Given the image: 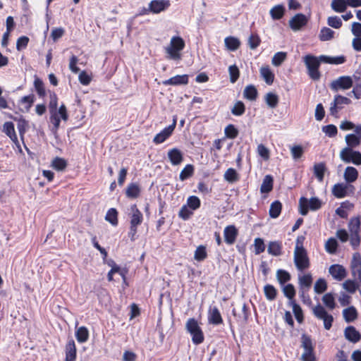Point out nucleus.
<instances>
[{
  "label": "nucleus",
  "instance_id": "1",
  "mask_svg": "<svg viewBox=\"0 0 361 361\" xmlns=\"http://www.w3.org/2000/svg\"><path fill=\"white\" fill-rule=\"evenodd\" d=\"M49 102L48 104V109L50 114V122L53 124L55 130H58L61 120L64 121H67L68 120V113L66 105L62 103L59 109L58 106V101L59 97L55 92L49 90Z\"/></svg>",
  "mask_w": 361,
  "mask_h": 361
},
{
  "label": "nucleus",
  "instance_id": "2",
  "mask_svg": "<svg viewBox=\"0 0 361 361\" xmlns=\"http://www.w3.org/2000/svg\"><path fill=\"white\" fill-rule=\"evenodd\" d=\"M185 47V41L181 37H172L169 46L165 48L166 58L169 60L180 61L182 59L181 51Z\"/></svg>",
  "mask_w": 361,
  "mask_h": 361
},
{
  "label": "nucleus",
  "instance_id": "3",
  "mask_svg": "<svg viewBox=\"0 0 361 361\" xmlns=\"http://www.w3.org/2000/svg\"><path fill=\"white\" fill-rule=\"evenodd\" d=\"M322 207V202L317 197H311L310 200L305 197L299 200V212L302 216H306L309 209L317 211Z\"/></svg>",
  "mask_w": 361,
  "mask_h": 361
},
{
  "label": "nucleus",
  "instance_id": "4",
  "mask_svg": "<svg viewBox=\"0 0 361 361\" xmlns=\"http://www.w3.org/2000/svg\"><path fill=\"white\" fill-rule=\"evenodd\" d=\"M293 262L299 271L302 272L310 267V260L306 250H294Z\"/></svg>",
  "mask_w": 361,
  "mask_h": 361
},
{
  "label": "nucleus",
  "instance_id": "5",
  "mask_svg": "<svg viewBox=\"0 0 361 361\" xmlns=\"http://www.w3.org/2000/svg\"><path fill=\"white\" fill-rule=\"evenodd\" d=\"M340 158L345 163L361 165V152L350 147H345L340 152Z\"/></svg>",
  "mask_w": 361,
  "mask_h": 361
},
{
  "label": "nucleus",
  "instance_id": "6",
  "mask_svg": "<svg viewBox=\"0 0 361 361\" xmlns=\"http://www.w3.org/2000/svg\"><path fill=\"white\" fill-rule=\"evenodd\" d=\"M314 315L319 319L323 320L324 329L329 330L334 322V317L331 314H329L325 308L320 304L314 306L312 308Z\"/></svg>",
  "mask_w": 361,
  "mask_h": 361
},
{
  "label": "nucleus",
  "instance_id": "7",
  "mask_svg": "<svg viewBox=\"0 0 361 361\" xmlns=\"http://www.w3.org/2000/svg\"><path fill=\"white\" fill-rule=\"evenodd\" d=\"M355 188L352 184L336 183L332 188V194L338 199L354 195Z\"/></svg>",
  "mask_w": 361,
  "mask_h": 361
},
{
  "label": "nucleus",
  "instance_id": "8",
  "mask_svg": "<svg viewBox=\"0 0 361 361\" xmlns=\"http://www.w3.org/2000/svg\"><path fill=\"white\" fill-rule=\"evenodd\" d=\"M350 103L351 100L349 98L340 94L335 95L329 109L330 114L335 118H338L339 111L343 109L344 105H348Z\"/></svg>",
  "mask_w": 361,
  "mask_h": 361
},
{
  "label": "nucleus",
  "instance_id": "9",
  "mask_svg": "<svg viewBox=\"0 0 361 361\" xmlns=\"http://www.w3.org/2000/svg\"><path fill=\"white\" fill-rule=\"evenodd\" d=\"M353 84V79L350 76H341L330 84L332 90L337 92L339 90H348Z\"/></svg>",
  "mask_w": 361,
  "mask_h": 361
},
{
  "label": "nucleus",
  "instance_id": "10",
  "mask_svg": "<svg viewBox=\"0 0 361 361\" xmlns=\"http://www.w3.org/2000/svg\"><path fill=\"white\" fill-rule=\"evenodd\" d=\"M345 140L347 145L346 147L354 149L359 147L361 144V125L356 126L355 133L346 135Z\"/></svg>",
  "mask_w": 361,
  "mask_h": 361
},
{
  "label": "nucleus",
  "instance_id": "11",
  "mask_svg": "<svg viewBox=\"0 0 361 361\" xmlns=\"http://www.w3.org/2000/svg\"><path fill=\"white\" fill-rule=\"evenodd\" d=\"M176 126V118H173L172 124L164 128L160 133H157L154 139L153 142L156 145L163 143L166 141L173 133Z\"/></svg>",
  "mask_w": 361,
  "mask_h": 361
},
{
  "label": "nucleus",
  "instance_id": "12",
  "mask_svg": "<svg viewBox=\"0 0 361 361\" xmlns=\"http://www.w3.org/2000/svg\"><path fill=\"white\" fill-rule=\"evenodd\" d=\"M149 10L153 14H158L167 10L170 6L169 0H152L149 3Z\"/></svg>",
  "mask_w": 361,
  "mask_h": 361
},
{
  "label": "nucleus",
  "instance_id": "13",
  "mask_svg": "<svg viewBox=\"0 0 361 361\" xmlns=\"http://www.w3.org/2000/svg\"><path fill=\"white\" fill-rule=\"evenodd\" d=\"M350 269L353 277L361 280V255L359 252L353 254L350 263Z\"/></svg>",
  "mask_w": 361,
  "mask_h": 361
},
{
  "label": "nucleus",
  "instance_id": "14",
  "mask_svg": "<svg viewBox=\"0 0 361 361\" xmlns=\"http://www.w3.org/2000/svg\"><path fill=\"white\" fill-rule=\"evenodd\" d=\"M130 211L132 214L130 216V226L137 228L144 220L143 214L136 204L130 207Z\"/></svg>",
  "mask_w": 361,
  "mask_h": 361
},
{
  "label": "nucleus",
  "instance_id": "15",
  "mask_svg": "<svg viewBox=\"0 0 361 361\" xmlns=\"http://www.w3.org/2000/svg\"><path fill=\"white\" fill-rule=\"evenodd\" d=\"M308 19L305 15L298 13L289 21L290 27L293 30H299L307 23Z\"/></svg>",
  "mask_w": 361,
  "mask_h": 361
},
{
  "label": "nucleus",
  "instance_id": "16",
  "mask_svg": "<svg viewBox=\"0 0 361 361\" xmlns=\"http://www.w3.org/2000/svg\"><path fill=\"white\" fill-rule=\"evenodd\" d=\"M188 82H189V75L187 74L177 75L170 78L168 80H165L162 82L163 85L165 86L185 85H188Z\"/></svg>",
  "mask_w": 361,
  "mask_h": 361
},
{
  "label": "nucleus",
  "instance_id": "17",
  "mask_svg": "<svg viewBox=\"0 0 361 361\" xmlns=\"http://www.w3.org/2000/svg\"><path fill=\"white\" fill-rule=\"evenodd\" d=\"M329 272L334 279L338 281L343 280L347 276V271L344 267L338 264L330 266Z\"/></svg>",
  "mask_w": 361,
  "mask_h": 361
},
{
  "label": "nucleus",
  "instance_id": "18",
  "mask_svg": "<svg viewBox=\"0 0 361 361\" xmlns=\"http://www.w3.org/2000/svg\"><path fill=\"white\" fill-rule=\"evenodd\" d=\"M168 159L173 166L180 165L183 161V154L180 149L174 147L170 149L167 153Z\"/></svg>",
  "mask_w": 361,
  "mask_h": 361
},
{
  "label": "nucleus",
  "instance_id": "19",
  "mask_svg": "<svg viewBox=\"0 0 361 361\" xmlns=\"http://www.w3.org/2000/svg\"><path fill=\"white\" fill-rule=\"evenodd\" d=\"M238 235V229L234 225L227 226L224 228V240L228 245H233L235 242Z\"/></svg>",
  "mask_w": 361,
  "mask_h": 361
},
{
  "label": "nucleus",
  "instance_id": "20",
  "mask_svg": "<svg viewBox=\"0 0 361 361\" xmlns=\"http://www.w3.org/2000/svg\"><path fill=\"white\" fill-rule=\"evenodd\" d=\"M209 323L213 325H220L223 324V319L217 307H210L208 311Z\"/></svg>",
  "mask_w": 361,
  "mask_h": 361
},
{
  "label": "nucleus",
  "instance_id": "21",
  "mask_svg": "<svg viewBox=\"0 0 361 361\" xmlns=\"http://www.w3.org/2000/svg\"><path fill=\"white\" fill-rule=\"evenodd\" d=\"M345 338L353 343H356L361 340V334L353 326H348L344 331Z\"/></svg>",
  "mask_w": 361,
  "mask_h": 361
},
{
  "label": "nucleus",
  "instance_id": "22",
  "mask_svg": "<svg viewBox=\"0 0 361 361\" xmlns=\"http://www.w3.org/2000/svg\"><path fill=\"white\" fill-rule=\"evenodd\" d=\"M126 196L129 199H137L141 193V188L137 183H130L126 188Z\"/></svg>",
  "mask_w": 361,
  "mask_h": 361
},
{
  "label": "nucleus",
  "instance_id": "23",
  "mask_svg": "<svg viewBox=\"0 0 361 361\" xmlns=\"http://www.w3.org/2000/svg\"><path fill=\"white\" fill-rule=\"evenodd\" d=\"M4 132L13 142L16 147H20V143L16 135L14 124L11 121L6 122L4 126Z\"/></svg>",
  "mask_w": 361,
  "mask_h": 361
},
{
  "label": "nucleus",
  "instance_id": "24",
  "mask_svg": "<svg viewBox=\"0 0 361 361\" xmlns=\"http://www.w3.org/2000/svg\"><path fill=\"white\" fill-rule=\"evenodd\" d=\"M359 176L358 171L353 166H347L343 173L345 183L351 184L355 182Z\"/></svg>",
  "mask_w": 361,
  "mask_h": 361
},
{
  "label": "nucleus",
  "instance_id": "25",
  "mask_svg": "<svg viewBox=\"0 0 361 361\" xmlns=\"http://www.w3.org/2000/svg\"><path fill=\"white\" fill-rule=\"evenodd\" d=\"M66 359L65 361H75L76 360V346L75 341L71 339L66 345Z\"/></svg>",
  "mask_w": 361,
  "mask_h": 361
},
{
  "label": "nucleus",
  "instance_id": "26",
  "mask_svg": "<svg viewBox=\"0 0 361 361\" xmlns=\"http://www.w3.org/2000/svg\"><path fill=\"white\" fill-rule=\"evenodd\" d=\"M282 243L281 241H270L268 245L267 252L269 255L278 257L282 255Z\"/></svg>",
  "mask_w": 361,
  "mask_h": 361
},
{
  "label": "nucleus",
  "instance_id": "27",
  "mask_svg": "<svg viewBox=\"0 0 361 361\" xmlns=\"http://www.w3.org/2000/svg\"><path fill=\"white\" fill-rule=\"evenodd\" d=\"M35 100V97L33 94L23 97L19 101L20 105L23 106L21 109L23 111H29Z\"/></svg>",
  "mask_w": 361,
  "mask_h": 361
},
{
  "label": "nucleus",
  "instance_id": "28",
  "mask_svg": "<svg viewBox=\"0 0 361 361\" xmlns=\"http://www.w3.org/2000/svg\"><path fill=\"white\" fill-rule=\"evenodd\" d=\"M258 96L257 88L253 85H247L243 91V97L250 101H255Z\"/></svg>",
  "mask_w": 361,
  "mask_h": 361
},
{
  "label": "nucleus",
  "instance_id": "29",
  "mask_svg": "<svg viewBox=\"0 0 361 361\" xmlns=\"http://www.w3.org/2000/svg\"><path fill=\"white\" fill-rule=\"evenodd\" d=\"M232 313L234 317H236L238 321H241L243 324H247L249 319V317L250 315V312L249 307L246 303H243L242 307V314L237 315L235 313V310L233 309L232 310Z\"/></svg>",
  "mask_w": 361,
  "mask_h": 361
},
{
  "label": "nucleus",
  "instance_id": "30",
  "mask_svg": "<svg viewBox=\"0 0 361 361\" xmlns=\"http://www.w3.org/2000/svg\"><path fill=\"white\" fill-rule=\"evenodd\" d=\"M274 178L271 175L264 176L262 183L260 187V192L262 193H269L273 190Z\"/></svg>",
  "mask_w": 361,
  "mask_h": 361
},
{
  "label": "nucleus",
  "instance_id": "31",
  "mask_svg": "<svg viewBox=\"0 0 361 361\" xmlns=\"http://www.w3.org/2000/svg\"><path fill=\"white\" fill-rule=\"evenodd\" d=\"M343 315L346 322H352L357 318V312L355 307L350 306L343 310Z\"/></svg>",
  "mask_w": 361,
  "mask_h": 361
},
{
  "label": "nucleus",
  "instance_id": "32",
  "mask_svg": "<svg viewBox=\"0 0 361 361\" xmlns=\"http://www.w3.org/2000/svg\"><path fill=\"white\" fill-rule=\"evenodd\" d=\"M319 59L321 61L329 63V64H342L345 61V57L344 56H320Z\"/></svg>",
  "mask_w": 361,
  "mask_h": 361
},
{
  "label": "nucleus",
  "instance_id": "33",
  "mask_svg": "<svg viewBox=\"0 0 361 361\" xmlns=\"http://www.w3.org/2000/svg\"><path fill=\"white\" fill-rule=\"evenodd\" d=\"M224 178L230 183H233L240 180V175L233 168L228 169L224 174Z\"/></svg>",
  "mask_w": 361,
  "mask_h": 361
},
{
  "label": "nucleus",
  "instance_id": "34",
  "mask_svg": "<svg viewBox=\"0 0 361 361\" xmlns=\"http://www.w3.org/2000/svg\"><path fill=\"white\" fill-rule=\"evenodd\" d=\"M285 7L282 4H278L270 10V15L273 20H280L285 14Z\"/></svg>",
  "mask_w": 361,
  "mask_h": 361
},
{
  "label": "nucleus",
  "instance_id": "35",
  "mask_svg": "<svg viewBox=\"0 0 361 361\" xmlns=\"http://www.w3.org/2000/svg\"><path fill=\"white\" fill-rule=\"evenodd\" d=\"M326 171V167L324 162H320L314 165V174L320 182L323 181Z\"/></svg>",
  "mask_w": 361,
  "mask_h": 361
},
{
  "label": "nucleus",
  "instance_id": "36",
  "mask_svg": "<svg viewBox=\"0 0 361 361\" xmlns=\"http://www.w3.org/2000/svg\"><path fill=\"white\" fill-rule=\"evenodd\" d=\"M75 338L80 343L86 342L89 338V331L86 326H80L75 331Z\"/></svg>",
  "mask_w": 361,
  "mask_h": 361
},
{
  "label": "nucleus",
  "instance_id": "37",
  "mask_svg": "<svg viewBox=\"0 0 361 361\" xmlns=\"http://www.w3.org/2000/svg\"><path fill=\"white\" fill-rule=\"evenodd\" d=\"M282 210V204L280 201L276 200L273 202L269 208V214L270 217L276 219L281 214Z\"/></svg>",
  "mask_w": 361,
  "mask_h": 361
},
{
  "label": "nucleus",
  "instance_id": "38",
  "mask_svg": "<svg viewBox=\"0 0 361 361\" xmlns=\"http://www.w3.org/2000/svg\"><path fill=\"white\" fill-rule=\"evenodd\" d=\"M224 42L226 47L230 51H235L240 46V40L238 38L232 36L226 37L224 39Z\"/></svg>",
  "mask_w": 361,
  "mask_h": 361
},
{
  "label": "nucleus",
  "instance_id": "39",
  "mask_svg": "<svg viewBox=\"0 0 361 361\" xmlns=\"http://www.w3.org/2000/svg\"><path fill=\"white\" fill-rule=\"evenodd\" d=\"M264 293L268 300L273 301L276 298L278 291L273 285L267 284L264 286Z\"/></svg>",
  "mask_w": 361,
  "mask_h": 361
},
{
  "label": "nucleus",
  "instance_id": "40",
  "mask_svg": "<svg viewBox=\"0 0 361 361\" xmlns=\"http://www.w3.org/2000/svg\"><path fill=\"white\" fill-rule=\"evenodd\" d=\"M348 6L346 0H332L331 4V8L336 13H343Z\"/></svg>",
  "mask_w": 361,
  "mask_h": 361
},
{
  "label": "nucleus",
  "instance_id": "41",
  "mask_svg": "<svg viewBox=\"0 0 361 361\" xmlns=\"http://www.w3.org/2000/svg\"><path fill=\"white\" fill-rule=\"evenodd\" d=\"M260 73L267 84L271 85L274 82V74L269 66L262 67L260 69Z\"/></svg>",
  "mask_w": 361,
  "mask_h": 361
},
{
  "label": "nucleus",
  "instance_id": "42",
  "mask_svg": "<svg viewBox=\"0 0 361 361\" xmlns=\"http://www.w3.org/2000/svg\"><path fill=\"white\" fill-rule=\"evenodd\" d=\"M348 229L350 233H360L361 221L360 216L353 217L348 223Z\"/></svg>",
  "mask_w": 361,
  "mask_h": 361
},
{
  "label": "nucleus",
  "instance_id": "43",
  "mask_svg": "<svg viewBox=\"0 0 361 361\" xmlns=\"http://www.w3.org/2000/svg\"><path fill=\"white\" fill-rule=\"evenodd\" d=\"M353 207V204L350 203L349 201H345L341 203L340 207H338L336 209V214L338 215L341 218L347 219L348 218V212L345 209H351Z\"/></svg>",
  "mask_w": 361,
  "mask_h": 361
},
{
  "label": "nucleus",
  "instance_id": "44",
  "mask_svg": "<svg viewBox=\"0 0 361 361\" xmlns=\"http://www.w3.org/2000/svg\"><path fill=\"white\" fill-rule=\"evenodd\" d=\"M299 285L301 288H306L307 290L312 283V276L310 273H307L298 277Z\"/></svg>",
  "mask_w": 361,
  "mask_h": 361
},
{
  "label": "nucleus",
  "instance_id": "45",
  "mask_svg": "<svg viewBox=\"0 0 361 361\" xmlns=\"http://www.w3.org/2000/svg\"><path fill=\"white\" fill-rule=\"evenodd\" d=\"M195 167L192 164H187L180 171L179 179L182 181L192 177L194 174Z\"/></svg>",
  "mask_w": 361,
  "mask_h": 361
},
{
  "label": "nucleus",
  "instance_id": "46",
  "mask_svg": "<svg viewBox=\"0 0 361 361\" xmlns=\"http://www.w3.org/2000/svg\"><path fill=\"white\" fill-rule=\"evenodd\" d=\"M105 220L113 226H117L118 224L117 210L115 208L109 209L106 214Z\"/></svg>",
  "mask_w": 361,
  "mask_h": 361
},
{
  "label": "nucleus",
  "instance_id": "47",
  "mask_svg": "<svg viewBox=\"0 0 361 361\" xmlns=\"http://www.w3.org/2000/svg\"><path fill=\"white\" fill-rule=\"evenodd\" d=\"M34 87H35V91H36L37 95L39 97L44 98L46 96L47 93H46V90H45V86H44L43 81L40 78H36L35 79Z\"/></svg>",
  "mask_w": 361,
  "mask_h": 361
},
{
  "label": "nucleus",
  "instance_id": "48",
  "mask_svg": "<svg viewBox=\"0 0 361 361\" xmlns=\"http://www.w3.org/2000/svg\"><path fill=\"white\" fill-rule=\"evenodd\" d=\"M305 63L308 68H319L320 59L312 55H307L304 58Z\"/></svg>",
  "mask_w": 361,
  "mask_h": 361
},
{
  "label": "nucleus",
  "instance_id": "49",
  "mask_svg": "<svg viewBox=\"0 0 361 361\" xmlns=\"http://www.w3.org/2000/svg\"><path fill=\"white\" fill-rule=\"evenodd\" d=\"M207 257V249L204 245H199L194 254V259L197 262H202Z\"/></svg>",
  "mask_w": 361,
  "mask_h": 361
},
{
  "label": "nucleus",
  "instance_id": "50",
  "mask_svg": "<svg viewBox=\"0 0 361 361\" xmlns=\"http://www.w3.org/2000/svg\"><path fill=\"white\" fill-rule=\"evenodd\" d=\"M290 305H292L293 312L294 313L296 320L299 323H302L304 320V316L300 306L296 303L295 300H292L290 302Z\"/></svg>",
  "mask_w": 361,
  "mask_h": 361
},
{
  "label": "nucleus",
  "instance_id": "51",
  "mask_svg": "<svg viewBox=\"0 0 361 361\" xmlns=\"http://www.w3.org/2000/svg\"><path fill=\"white\" fill-rule=\"evenodd\" d=\"M334 31L331 29L324 27L321 29L320 33L319 35V39L321 41H329L334 38Z\"/></svg>",
  "mask_w": 361,
  "mask_h": 361
},
{
  "label": "nucleus",
  "instance_id": "52",
  "mask_svg": "<svg viewBox=\"0 0 361 361\" xmlns=\"http://www.w3.org/2000/svg\"><path fill=\"white\" fill-rule=\"evenodd\" d=\"M279 97L273 92H268L265 95V102L270 108H275L279 104Z\"/></svg>",
  "mask_w": 361,
  "mask_h": 361
},
{
  "label": "nucleus",
  "instance_id": "53",
  "mask_svg": "<svg viewBox=\"0 0 361 361\" xmlns=\"http://www.w3.org/2000/svg\"><path fill=\"white\" fill-rule=\"evenodd\" d=\"M301 346L304 348V351H314V346L310 336L303 334L301 336Z\"/></svg>",
  "mask_w": 361,
  "mask_h": 361
},
{
  "label": "nucleus",
  "instance_id": "54",
  "mask_svg": "<svg viewBox=\"0 0 361 361\" xmlns=\"http://www.w3.org/2000/svg\"><path fill=\"white\" fill-rule=\"evenodd\" d=\"M51 166L56 171H63L67 166V161L63 158L56 157L52 160Z\"/></svg>",
  "mask_w": 361,
  "mask_h": 361
},
{
  "label": "nucleus",
  "instance_id": "55",
  "mask_svg": "<svg viewBox=\"0 0 361 361\" xmlns=\"http://www.w3.org/2000/svg\"><path fill=\"white\" fill-rule=\"evenodd\" d=\"M231 113L235 116H240L245 112V106L242 101H238L231 109Z\"/></svg>",
  "mask_w": 361,
  "mask_h": 361
},
{
  "label": "nucleus",
  "instance_id": "56",
  "mask_svg": "<svg viewBox=\"0 0 361 361\" xmlns=\"http://www.w3.org/2000/svg\"><path fill=\"white\" fill-rule=\"evenodd\" d=\"M276 278L281 285H283L291 279L290 274L284 269H278L276 271Z\"/></svg>",
  "mask_w": 361,
  "mask_h": 361
},
{
  "label": "nucleus",
  "instance_id": "57",
  "mask_svg": "<svg viewBox=\"0 0 361 361\" xmlns=\"http://www.w3.org/2000/svg\"><path fill=\"white\" fill-rule=\"evenodd\" d=\"M17 128L18 130L20 138L23 140L25 133L28 127V122L23 117L17 120Z\"/></svg>",
  "mask_w": 361,
  "mask_h": 361
},
{
  "label": "nucleus",
  "instance_id": "58",
  "mask_svg": "<svg viewBox=\"0 0 361 361\" xmlns=\"http://www.w3.org/2000/svg\"><path fill=\"white\" fill-rule=\"evenodd\" d=\"M283 292L284 295L290 300V302L292 300H295V289L293 284L288 283L283 288Z\"/></svg>",
  "mask_w": 361,
  "mask_h": 361
},
{
  "label": "nucleus",
  "instance_id": "59",
  "mask_svg": "<svg viewBox=\"0 0 361 361\" xmlns=\"http://www.w3.org/2000/svg\"><path fill=\"white\" fill-rule=\"evenodd\" d=\"M224 134L229 139H235L238 135V130L233 124L228 125L224 129Z\"/></svg>",
  "mask_w": 361,
  "mask_h": 361
},
{
  "label": "nucleus",
  "instance_id": "60",
  "mask_svg": "<svg viewBox=\"0 0 361 361\" xmlns=\"http://www.w3.org/2000/svg\"><path fill=\"white\" fill-rule=\"evenodd\" d=\"M190 335L192 336V341L195 345L201 344L204 340V336L201 328L198 329Z\"/></svg>",
  "mask_w": 361,
  "mask_h": 361
},
{
  "label": "nucleus",
  "instance_id": "61",
  "mask_svg": "<svg viewBox=\"0 0 361 361\" xmlns=\"http://www.w3.org/2000/svg\"><path fill=\"white\" fill-rule=\"evenodd\" d=\"M326 289H327V283H326V281H325V279H319L314 284V292L317 294H322L324 292H325Z\"/></svg>",
  "mask_w": 361,
  "mask_h": 361
},
{
  "label": "nucleus",
  "instance_id": "62",
  "mask_svg": "<svg viewBox=\"0 0 361 361\" xmlns=\"http://www.w3.org/2000/svg\"><path fill=\"white\" fill-rule=\"evenodd\" d=\"M338 247V243L334 238H330L326 242L325 249L326 251L330 254H334L336 252Z\"/></svg>",
  "mask_w": 361,
  "mask_h": 361
},
{
  "label": "nucleus",
  "instance_id": "63",
  "mask_svg": "<svg viewBox=\"0 0 361 361\" xmlns=\"http://www.w3.org/2000/svg\"><path fill=\"white\" fill-rule=\"evenodd\" d=\"M261 39L257 33H252L248 38V45L251 49H255L259 46Z\"/></svg>",
  "mask_w": 361,
  "mask_h": 361
},
{
  "label": "nucleus",
  "instance_id": "64",
  "mask_svg": "<svg viewBox=\"0 0 361 361\" xmlns=\"http://www.w3.org/2000/svg\"><path fill=\"white\" fill-rule=\"evenodd\" d=\"M188 207L192 210H196L200 207L201 202L199 197L192 195L190 196L187 200Z\"/></svg>",
  "mask_w": 361,
  "mask_h": 361
}]
</instances>
